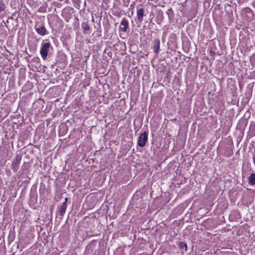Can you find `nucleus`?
Here are the masks:
<instances>
[{"label": "nucleus", "mask_w": 255, "mask_h": 255, "mask_svg": "<svg viewBox=\"0 0 255 255\" xmlns=\"http://www.w3.org/2000/svg\"><path fill=\"white\" fill-rule=\"evenodd\" d=\"M148 140V132L144 131L140 133L137 140V145L141 147H144Z\"/></svg>", "instance_id": "nucleus-1"}, {"label": "nucleus", "mask_w": 255, "mask_h": 255, "mask_svg": "<svg viewBox=\"0 0 255 255\" xmlns=\"http://www.w3.org/2000/svg\"><path fill=\"white\" fill-rule=\"evenodd\" d=\"M121 24L123 25V26L121 27L120 35L122 38H125L123 35H125V32L128 27V21L126 19H123Z\"/></svg>", "instance_id": "nucleus-3"}, {"label": "nucleus", "mask_w": 255, "mask_h": 255, "mask_svg": "<svg viewBox=\"0 0 255 255\" xmlns=\"http://www.w3.org/2000/svg\"><path fill=\"white\" fill-rule=\"evenodd\" d=\"M249 183L251 185L255 184V173H252L249 177Z\"/></svg>", "instance_id": "nucleus-8"}, {"label": "nucleus", "mask_w": 255, "mask_h": 255, "mask_svg": "<svg viewBox=\"0 0 255 255\" xmlns=\"http://www.w3.org/2000/svg\"><path fill=\"white\" fill-rule=\"evenodd\" d=\"M67 207V204H65V203H63L62 205L59 208V213L61 216H63L65 213Z\"/></svg>", "instance_id": "nucleus-6"}, {"label": "nucleus", "mask_w": 255, "mask_h": 255, "mask_svg": "<svg viewBox=\"0 0 255 255\" xmlns=\"http://www.w3.org/2000/svg\"><path fill=\"white\" fill-rule=\"evenodd\" d=\"M20 162V159H16L15 161H13L12 162V166L14 169H15L16 167H18V164Z\"/></svg>", "instance_id": "nucleus-10"}, {"label": "nucleus", "mask_w": 255, "mask_h": 255, "mask_svg": "<svg viewBox=\"0 0 255 255\" xmlns=\"http://www.w3.org/2000/svg\"><path fill=\"white\" fill-rule=\"evenodd\" d=\"M67 200H68V198L67 197L65 198V200H64V202L63 203H65V204H67Z\"/></svg>", "instance_id": "nucleus-12"}, {"label": "nucleus", "mask_w": 255, "mask_h": 255, "mask_svg": "<svg viewBox=\"0 0 255 255\" xmlns=\"http://www.w3.org/2000/svg\"><path fill=\"white\" fill-rule=\"evenodd\" d=\"M35 30L39 34H40L42 36L46 34V29L44 26H41L40 27L35 28Z\"/></svg>", "instance_id": "nucleus-7"}, {"label": "nucleus", "mask_w": 255, "mask_h": 255, "mask_svg": "<svg viewBox=\"0 0 255 255\" xmlns=\"http://www.w3.org/2000/svg\"><path fill=\"white\" fill-rule=\"evenodd\" d=\"M144 10L143 8H137L136 16L137 20L139 22H141L143 20V17L144 16Z\"/></svg>", "instance_id": "nucleus-4"}, {"label": "nucleus", "mask_w": 255, "mask_h": 255, "mask_svg": "<svg viewBox=\"0 0 255 255\" xmlns=\"http://www.w3.org/2000/svg\"><path fill=\"white\" fill-rule=\"evenodd\" d=\"M179 246L180 249H185V251L187 250V244L183 242H181L179 244Z\"/></svg>", "instance_id": "nucleus-9"}, {"label": "nucleus", "mask_w": 255, "mask_h": 255, "mask_svg": "<svg viewBox=\"0 0 255 255\" xmlns=\"http://www.w3.org/2000/svg\"><path fill=\"white\" fill-rule=\"evenodd\" d=\"M84 29L85 31L89 30L90 29V27L88 25H86L84 27Z\"/></svg>", "instance_id": "nucleus-11"}, {"label": "nucleus", "mask_w": 255, "mask_h": 255, "mask_svg": "<svg viewBox=\"0 0 255 255\" xmlns=\"http://www.w3.org/2000/svg\"><path fill=\"white\" fill-rule=\"evenodd\" d=\"M130 8H131V7H132V5L131 4L130 6Z\"/></svg>", "instance_id": "nucleus-13"}, {"label": "nucleus", "mask_w": 255, "mask_h": 255, "mask_svg": "<svg viewBox=\"0 0 255 255\" xmlns=\"http://www.w3.org/2000/svg\"><path fill=\"white\" fill-rule=\"evenodd\" d=\"M50 46L51 44L49 42L42 43L41 44L40 54L44 60H45L47 58Z\"/></svg>", "instance_id": "nucleus-2"}, {"label": "nucleus", "mask_w": 255, "mask_h": 255, "mask_svg": "<svg viewBox=\"0 0 255 255\" xmlns=\"http://www.w3.org/2000/svg\"><path fill=\"white\" fill-rule=\"evenodd\" d=\"M160 44V42L159 39H156L154 40L153 45V49L156 55H157L159 53Z\"/></svg>", "instance_id": "nucleus-5"}]
</instances>
